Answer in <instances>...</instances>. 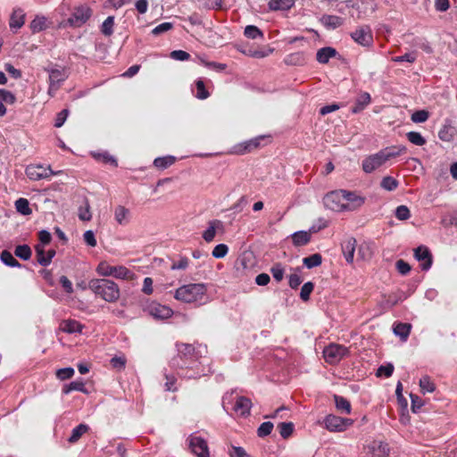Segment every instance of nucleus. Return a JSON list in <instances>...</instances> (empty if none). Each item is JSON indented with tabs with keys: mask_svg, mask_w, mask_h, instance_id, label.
Returning <instances> with one entry per match:
<instances>
[{
	"mask_svg": "<svg viewBox=\"0 0 457 457\" xmlns=\"http://www.w3.org/2000/svg\"><path fill=\"white\" fill-rule=\"evenodd\" d=\"M356 244L357 241L354 237H349L341 245L344 257L348 263H353V262Z\"/></svg>",
	"mask_w": 457,
	"mask_h": 457,
	"instance_id": "18",
	"label": "nucleus"
},
{
	"mask_svg": "<svg viewBox=\"0 0 457 457\" xmlns=\"http://www.w3.org/2000/svg\"><path fill=\"white\" fill-rule=\"evenodd\" d=\"M279 434L283 438H288L294 431V424L292 422H281L278 426Z\"/></svg>",
	"mask_w": 457,
	"mask_h": 457,
	"instance_id": "43",
	"label": "nucleus"
},
{
	"mask_svg": "<svg viewBox=\"0 0 457 457\" xmlns=\"http://www.w3.org/2000/svg\"><path fill=\"white\" fill-rule=\"evenodd\" d=\"M174 297L186 303L201 305L207 302V288L203 283L184 285L175 291Z\"/></svg>",
	"mask_w": 457,
	"mask_h": 457,
	"instance_id": "3",
	"label": "nucleus"
},
{
	"mask_svg": "<svg viewBox=\"0 0 457 457\" xmlns=\"http://www.w3.org/2000/svg\"><path fill=\"white\" fill-rule=\"evenodd\" d=\"M322 262V257L320 253H314L303 259V265L308 269L318 267Z\"/></svg>",
	"mask_w": 457,
	"mask_h": 457,
	"instance_id": "33",
	"label": "nucleus"
},
{
	"mask_svg": "<svg viewBox=\"0 0 457 457\" xmlns=\"http://www.w3.org/2000/svg\"><path fill=\"white\" fill-rule=\"evenodd\" d=\"M216 223H220L219 220H212L209 223V227L204 231L203 233V238L206 242H212L216 235Z\"/></svg>",
	"mask_w": 457,
	"mask_h": 457,
	"instance_id": "40",
	"label": "nucleus"
},
{
	"mask_svg": "<svg viewBox=\"0 0 457 457\" xmlns=\"http://www.w3.org/2000/svg\"><path fill=\"white\" fill-rule=\"evenodd\" d=\"M0 100L3 103L12 104L16 101V97L11 91L0 88Z\"/></svg>",
	"mask_w": 457,
	"mask_h": 457,
	"instance_id": "58",
	"label": "nucleus"
},
{
	"mask_svg": "<svg viewBox=\"0 0 457 457\" xmlns=\"http://www.w3.org/2000/svg\"><path fill=\"white\" fill-rule=\"evenodd\" d=\"M201 63L206 68L215 70L217 71H223L227 65L225 63L216 62H208L203 58L200 59Z\"/></svg>",
	"mask_w": 457,
	"mask_h": 457,
	"instance_id": "57",
	"label": "nucleus"
},
{
	"mask_svg": "<svg viewBox=\"0 0 457 457\" xmlns=\"http://www.w3.org/2000/svg\"><path fill=\"white\" fill-rule=\"evenodd\" d=\"M96 272L102 277H114L120 279H129L132 278V272L125 266H112L107 262H100L96 267Z\"/></svg>",
	"mask_w": 457,
	"mask_h": 457,
	"instance_id": "7",
	"label": "nucleus"
},
{
	"mask_svg": "<svg viewBox=\"0 0 457 457\" xmlns=\"http://www.w3.org/2000/svg\"><path fill=\"white\" fill-rule=\"evenodd\" d=\"M273 423L270 421L262 422L257 429V435L260 437H265L269 436L273 429Z\"/></svg>",
	"mask_w": 457,
	"mask_h": 457,
	"instance_id": "46",
	"label": "nucleus"
},
{
	"mask_svg": "<svg viewBox=\"0 0 457 457\" xmlns=\"http://www.w3.org/2000/svg\"><path fill=\"white\" fill-rule=\"evenodd\" d=\"M71 391H79L83 393H87V389L85 387V384L82 379L75 380L71 382L68 385H65L62 388V393L65 395L70 394Z\"/></svg>",
	"mask_w": 457,
	"mask_h": 457,
	"instance_id": "29",
	"label": "nucleus"
},
{
	"mask_svg": "<svg viewBox=\"0 0 457 457\" xmlns=\"http://www.w3.org/2000/svg\"><path fill=\"white\" fill-rule=\"evenodd\" d=\"M26 175L31 180L47 179L52 176L61 174L62 171H54L50 166L30 164L26 168Z\"/></svg>",
	"mask_w": 457,
	"mask_h": 457,
	"instance_id": "8",
	"label": "nucleus"
},
{
	"mask_svg": "<svg viewBox=\"0 0 457 457\" xmlns=\"http://www.w3.org/2000/svg\"><path fill=\"white\" fill-rule=\"evenodd\" d=\"M48 73V90L49 96L54 97L60 89L63 82L69 78L70 72L66 67L57 64H51L45 68Z\"/></svg>",
	"mask_w": 457,
	"mask_h": 457,
	"instance_id": "5",
	"label": "nucleus"
},
{
	"mask_svg": "<svg viewBox=\"0 0 457 457\" xmlns=\"http://www.w3.org/2000/svg\"><path fill=\"white\" fill-rule=\"evenodd\" d=\"M407 153L405 145H391L385 147L376 154L364 158L361 162L365 173H371L393 158H396Z\"/></svg>",
	"mask_w": 457,
	"mask_h": 457,
	"instance_id": "2",
	"label": "nucleus"
},
{
	"mask_svg": "<svg viewBox=\"0 0 457 457\" xmlns=\"http://www.w3.org/2000/svg\"><path fill=\"white\" fill-rule=\"evenodd\" d=\"M83 238L86 244L91 247H95L97 244L95 233L92 230H87L83 235Z\"/></svg>",
	"mask_w": 457,
	"mask_h": 457,
	"instance_id": "64",
	"label": "nucleus"
},
{
	"mask_svg": "<svg viewBox=\"0 0 457 457\" xmlns=\"http://www.w3.org/2000/svg\"><path fill=\"white\" fill-rule=\"evenodd\" d=\"M46 19L44 16H37L31 22H30V29L32 32H39L42 31L46 28Z\"/></svg>",
	"mask_w": 457,
	"mask_h": 457,
	"instance_id": "41",
	"label": "nucleus"
},
{
	"mask_svg": "<svg viewBox=\"0 0 457 457\" xmlns=\"http://www.w3.org/2000/svg\"><path fill=\"white\" fill-rule=\"evenodd\" d=\"M60 328L69 334L72 333H81L84 328V325L75 320H62Z\"/></svg>",
	"mask_w": 457,
	"mask_h": 457,
	"instance_id": "20",
	"label": "nucleus"
},
{
	"mask_svg": "<svg viewBox=\"0 0 457 457\" xmlns=\"http://www.w3.org/2000/svg\"><path fill=\"white\" fill-rule=\"evenodd\" d=\"M411 325L409 323L398 322L394 325L393 331L395 335L399 337L403 341H406L409 337Z\"/></svg>",
	"mask_w": 457,
	"mask_h": 457,
	"instance_id": "25",
	"label": "nucleus"
},
{
	"mask_svg": "<svg viewBox=\"0 0 457 457\" xmlns=\"http://www.w3.org/2000/svg\"><path fill=\"white\" fill-rule=\"evenodd\" d=\"M35 252L37 262L41 266H48V259H46V252L45 251V246L42 245H37L35 246Z\"/></svg>",
	"mask_w": 457,
	"mask_h": 457,
	"instance_id": "39",
	"label": "nucleus"
},
{
	"mask_svg": "<svg viewBox=\"0 0 457 457\" xmlns=\"http://www.w3.org/2000/svg\"><path fill=\"white\" fill-rule=\"evenodd\" d=\"M173 28V24L171 22H162L157 25L153 30L152 33L154 35H160L164 33Z\"/></svg>",
	"mask_w": 457,
	"mask_h": 457,
	"instance_id": "59",
	"label": "nucleus"
},
{
	"mask_svg": "<svg viewBox=\"0 0 457 457\" xmlns=\"http://www.w3.org/2000/svg\"><path fill=\"white\" fill-rule=\"evenodd\" d=\"M178 353L170 361V367L179 370V375L187 378H196L204 374L200 369L199 356L189 344H177Z\"/></svg>",
	"mask_w": 457,
	"mask_h": 457,
	"instance_id": "1",
	"label": "nucleus"
},
{
	"mask_svg": "<svg viewBox=\"0 0 457 457\" xmlns=\"http://www.w3.org/2000/svg\"><path fill=\"white\" fill-rule=\"evenodd\" d=\"M389 453L388 445L383 442L374 443L372 446L373 457H387Z\"/></svg>",
	"mask_w": 457,
	"mask_h": 457,
	"instance_id": "30",
	"label": "nucleus"
},
{
	"mask_svg": "<svg viewBox=\"0 0 457 457\" xmlns=\"http://www.w3.org/2000/svg\"><path fill=\"white\" fill-rule=\"evenodd\" d=\"M196 97L199 99H206L209 96V92L206 90L203 80L198 79L195 82Z\"/></svg>",
	"mask_w": 457,
	"mask_h": 457,
	"instance_id": "55",
	"label": "nucleus"
},
{
	"mask_svg": "<svg viewBox=\"0 0 457 457\" xmlns=\"http://www.w3.org/2000/svg\"><path fill=\"white\" fill-rule=\"evenodd\" d=\"M252 402L245 396H237L233 404L232 411L240 417H247L250 414Z\"/></svg>",
	"mask_w": 457,
	"mask_h": 457,
	"instance_id": "17",
	"label": "nucleus"
},
{
	"mask_svg": "<svg viewBox=\"0 0 457 457\" xmlns=\"http://www.w3.org/2000/svg\"><path fill=\"white\" fill-rule=\"evenodd\" d=\"M187 443L192 453L195 456L210 457L208 445L204 438L194 433L187 437Z\"/></svg>",
	"mask_w": 457,
	"mask_h": 457,
	"instance_id": "12",
	"label": "nucleus"
},
{
	"mask_svg": "<svg viewBox=\"0 0 457 457\" xmlns=\"http://www.w3.org/2000/svg\"><path fill=\"white\" fill-rule=\"evenodd\" d=\"M314 288V285L312 282H306L301 288L300 297L303 301H308L310 299V295L312 294Z\"/></svg>",
	"mask_w": 457,
	"mask_h": 457,
	"instance_id": "51",
	"label": "nucleus"
},
{
	"mask_svg": "<svg viewBox=\"0 0 457 457\" xmlns=\"http://www.w3.org/2000/svg\"><path fill=\"white\" fill-rule=\"evenodd\" d=\"M406 137L408 140L415 145L421 146L426 144V139L420 132L411 131L406 134Z\"/></svg>",
	"mask_w": 457,
	"mask_h": 457,
	"instance_id": "44",
	"label": "nucleus"
},
{
	"mask_svg": "<svg viewBox=\"0 0 457 457\" xmlns=\"http://www.w3.org/2000/svg\"><path fill=\"white\" fill-rule=\"evenodd\" d=\"M352 38L362 46H370L373 43L372 31L370 26L363 25L351 33Z\"/></svg>",
	"mask_w": 457,
	"mask_h": 457,
	"instance_id": "13",
	"label": "nucleus"
},
{
	"mask_svg": "<svg viewBox=\"0 0 457 457\" xmlns=\"http://www.w3.org/2000/svg\"><path fill=\"white\" fill-rule=\"evenodd\" d=\"M175 162V157L171 155L157 157L154 161V165L158 169H166Z\"/></svg>",
	"mask_w": 457,
	"mask_h": 457,
	"instance_id": "34",
	"label": "nucleus"
},
{
	"mask_svg": "<svg viewBox=\"0 0 457 457\" xmlns=\"http://www.w3.org/2000/svg\"><path fill=\"white\" fill-rule=\"evenodd\" d=\"M31 249L28 245H17L14 250V254L21 260L28 261L31 257Z\"/></svg>",
	"mask_w": 457,
	"mask_h": 457,
	"instance_id": "35",
	"label": "nucleus"
},
{
	"mask_svg": "<svg viewBox=\"0 0 457 457\" xmlns=\"http://www.w3.org/2000/svg\"><path fill=\"white\" fill-rule=\"evenodd\" d=\"M292 240L295 246H303L310 242L311 236L306 231H297L292 235Z\"/></svg>",
	"mask_w": 457,
	"mask_h": 457,
	"instance_id": "27",
	"label": "nucleus"
},
{
	"mask_svg": "<svg viewBox=\"0 0 457 457\" xmlns=\"http://www.w3.org/2000/svg\"><path fill=\"white\" fill-rule=\"evenodd\" d=\"M93 15L92 8L87 4L75 6L66 20V25L71 28H80L85 25Z\"/></svg>",
	"mask_w": 457,
	"mask_h": 457,
	"instance_id": "6",
	"label": "nucleus"
},
{
	"mask_svg": "<svg viewBox=\"0 0 457 457\" xmlns=\"http://www.w3.org/2000/svg\"><path fill=\"white\" fill-rule=\"evenodd\" d=\"M0 259L6 266L12 267V268H14V267L21 268V264L14 258V256L12 254V253H10L7 250H4L1 253Z\"/></svg>",
	"mask_w": 457,
	"mask_h": 457,
	"instance_id": "32",
	"label": "nucleus"
},
{
	"mask_svg": "<svg viewBox=\"0 0 457 457\" xmlns=\"http://www.w3.org/2000/svg\"><path fill=\"white\" fill-rule=\"evenodd\" d=\"M414 46L420 48L427 54H432L433 48L430 46L429 42L423 37H417L414 39Z\"/></svg>",
	"mask_w": 457,
	"mask_h": 457,
	"instance_id": "48",
	"label": "nucleus"
},
{
	"mask_svg": "<svg viewBox=\"0 0 457 457\" xmlns=\"http://www.w3.org/2000/svg\"><path fill=\"white\" fill-rule=\"evenodd\" d=\"M79 218L81 220H84V221H88L91 220L92 218V215H91V212H90V206H89V204L87 201L85 202V206L84 207H79Z\"/></svg>",
	"mask_w": 457,
	"mask_h": 457,
	"instance_id": "56",
	"label": "nucleus"
},
{
	"mask_svg": "<svg viewBox=\"0 0 457 457\" xmlns=\"http://www.w3.org/2000/svg\"><path fill=\"white\" fill-rule=\"evenodd\" d=\"M429 117V113L426 110L416 111L411 114V120L415 123L425 122Z\"/></svg>",
	"mask_w": 457,
	"mask_h": 457,
	"instance_id": "50",
	"label": "nucleus"
},
{
	"mask_svg": "<svg viewBox=\"0 0 457 457\" xmlns=\"http://www.w3.org/2000/svg\"><path fill=\"white\" fill-rule=\"evenodd\" d=\"M398 181L393 177L386 176L382 179L380 186L387 191H394L398 187Z\"/></svg>",
	"mask_w": 457,
	"mask_h": 457,
	"instance_id": "45",
	"label": "nucleus"
},
{
	"mask_svg": "<svg viewBox=\"0 0 457 457\" xmlns=\"http://www.w3.org/2000/svg\"><path fill=\"white\" fill-rule=\"evenodd\" d=\"M88 430V426L86 424H79L77 427H75L72 431L71 435L69 437L68 441L71 444H74L79 441V439Z\"/></svg>",
	"mask_w": 457,
	"mask_h": 457,
	"instance_id": "31",
	"label": "nucleus"
},
{
	"mask_svg": "<svg viewBox=\"0 0 457 457\" xmlns=\"http://www.w3.org/2000/svg\"><path fill=\"white\" fill-rule=\"evenodd\" d=\"M113 26H114V17L108 16L101 26V32L104 36H111L113 33Z\"/></svg>",
	"mask_w": 457,
	"mask_h": 457,
	"instance_id": "42",
	"label": "nucleus"
},
{
	"mask_svg": "<svg viewBox=\"0 0 457 457\" xmlns=\"http://www.w3.org/2000/svg\"><path fill=\"white\" fill-rule=\"evenodd\" d=\"M334 400L336 407L338 411L345 412L346 414L351 413V403L346 398L335 395Z\"/></svg>",
	"mask_w": 457,
	"mask_h": 457,
	"instance_id": "28",
	"label": "nucleus"
},
{
	"mask_svg": "<svg viewBox=\"0 0 457 457\" xmlns=\"http://www.w3.org/2000/svg\"><path fill=\"white\" fill-rule=\"evenodd\" d=\"M25 14L21 9H16L12 12L10 18V28L14 29H21L24 24Z\"/></svg>",
	"mask_w": 457,
	"mask_h": 457,
	"instance_id": "23",
	"label": "nucleus"
},
{
	"mask_svg": "<svg viewBox=\"0 0 457 457\" xmlns=\"http://www.w3.org/2000/svg\"><path fill=\"white\" fill-rule=\"evenodd\" d=\"M15 208L18 212L23 215H29L32 212L29 207V203L26 198H19L18 200H16Z\"/></svg>",
	"mask_w": 457,
	"mask_h": 457,
	"instance_id": "37",
	"label": "nucleus"
},
{
	"mask_svg": "<svg viewBox=\"0 0 457 457\" xmlns=\"http://www.w3.org/2000/svg\"><path fill=\"white\" fill-rule=\"evenodd\" d=\"M370 95L369 93H362L356 100L354 106L352 108L353 113H358L361 112L370 103Z\"/></svg>",
	"mask_w": 457,
	"mask_h": 457,
	"instance_id": "26",
	"label": "nucleus"
},
{
	"mask_svg": "<svg viewBox=\"0 0 457 457\" xmlns=\"http://www.w3.org/2000/svg\"><path fill=\"white\" fill-rule=\"evenodd\" d=\"M348 354V348L337 344H330L329 345L325 347L323 351L324 359L329 364L338 363L342 359H344Z\"/></svg>",
	"mask_w": 457,
	"mask_h": 457,
	"instance_id": "10",
	"label": "nucleus"
},
{
	"mask_svg": "<svg viewBox=\"0 0 457 457\" xmlns=\"http://www.w3.org/2000/svg\"><path fill=\"white\" fill-rule=\"evenodd\" d=\"M344 201L343 189L331 191L328 193L323 198V204L325 207L337 212H345V203Z\"/></svg>",
	"mask_w": 457,
	"mask_h": 457,
	"instance_id": "11",
	"label": "nucleus"
},
{
	"mask_svg": "<svg viewBox=\"0 0 457 457\" xmlns=\"http://www.w3.org/2000/svg\"><path fill=\"white\" fill-rule=\"evenodd\" d=\"M88 287L108 303H115L120 295L119 286L107 278H93L88 282Z\"/></svg>",
	"mask_w": 457,
	"mask_h": 457,
	"instance_id": "4",
	"label": "nucleus"
},
{
	"mask_svg": "<svg viewBox=\"0 0 457 457\" xmlns=\"http://www.w3.org/2000/svg\"><path fill=\"white\" fill-rule=\"evenodd\" d=\"M395 215L399 220H406L411 217V212L406 205H399L395 211Z\"/></svg>",
	"mask_w": 457,
	"mask_h": 457,
	"instance_id": "49",
	"label": "nucleus"
},
{
	"mask_svg": "<svg viewBox=\"0 0 457 457\" xmlns=\"http://www.w3.org/2000/svg\"><path fill=\"white\" fill-rule=\"evenodd\" d=\"M344 192V200L346 201L345 205V212H353L361 208L364 203L366 198L361 195L356 194L353 191H348L343 189Z\"/></svg>",
	"mask_w": 457,
	"mask_h": 457,
	"instance_id": "14",
	"label": "nucleus"
},
{
	"mask_svg": "<svg viewBox=\"0 0 457 457\" xmlns=\"http://www.w3.org/2000/svg\"><path fill=\"white\" fill-rule=\"evenodd\" d=\"M270 273L276 281L280 282L284 278L285 270L281 263H276L271 267Z\"/></svg>",
	"mask_w": 457,
	"mask_h": 457,
	"instance_id": "47",
	"label": "nucleus"
},
{
	"mask_svg": "<svg viewBox=\"0 0 457 457\" xmlns=\"http://www.w3.org/2000/svg\"><path fill=\"white\" fill-rule=\"evenodd\" d=\"M228 454L230 457H249L244 448L240 446H231Z\"/></svg>",
	"mask_w": 457,
	"mask_h": 457,
	"instance_id": "63",
	"label": "nucleus"
},
{
	"mask_svg": "<svg viewBox=\"0 0 457 457\" xmlns=\"http://www.w3.org/2000/svg\"><path fill=\"white\" fill-rule=\"evenodd\" d=\"M320 22L328 29H336L343 25L344 19L337 15L324 14L320 18Z\"/></svg>",
	"mask_w": 457,
	"mask_h": 457,
	"instance_id": "19",
	"label": "nucleus"
},
{
	"mask_svg": "<svg viewBox=\"0 0 457 457\" xmlns=\"http://www.w3.org/2000/svg\"><path fill=\"white\" fill-rule=\"evenodd\" d=\"M337 54V50L333 47H323L318 50L316 59L320 63H327L329 59L336 56Z\"/></svg>",
	"mask_w": 457,
	"mask_h": 457,
	"instance_id": "24",
	"label": "nucleus"
},
{
	"mask_svg": "<svg viewBox=\"0 0 457 457\" xmlns=\"http://www.w3.org/2000/svg\"><path fill=\"white\" fill-rule=\"evenodd\" d=\"M228 252V247L225 244L217 245L212 250V256L217 259L223 258L227 255Z\"/></svg>",
	"mask_w": 457,
	"mask_h": 457,
	"instance_id": "52",
	"label": "nucleus"
},
{
	"mask_svg": "<svg viewBox=\"0 0 457 457\" xmlns=\"http://www.w3.org/2000/svg\"><path fill=\"white\" fill-rule=\"evenodd\" d=\"M68 114H69V111L67 109L61 111L55 118L54 127L61 128L64 124L65 120H67Z\"/></svg>",
	"mask_w": 457,
	"mask_h": 457,
	"instance_id": "61",
	"label": "nucleus"
},
{
	"mask_svg": "<svg viewBox=\"0 0 457 457\" xmlns=\"http://www.w3.org/2000/svg\"><path fill=\"white\" fill-rule=\"evenodd\" d=\"M414 257L420 263L423 270H428L432 265V255L428 248L425 245H420L414 250Z\"/></svg>",
	"mask_w": 457,
	"mask_h": 457,
	"instance_id": "15",
	"label": "nucleus"
},
{
	"mask_svg": "<svg viewBox=\"0 0 457 457\" xmlns=\"http://www.w3.org/2000/svg\"><path fill=\"white\" fill-rule=\"evenodd\" d=\"M170 57L177 61H187L190 58V54L183 50H174L170 53Z\"/></svg>",
	"mask_w": 457,
	"mask_h": 457,
	"instance_id": "60",
	"label": "nucleus"
},
{
	"mask_svg": "<svg viewBox=\"0 0 457 457\" xmlns=\"http://www.w3.org/2000/svg\"><path fill=\"white\" fill-rule=\"evenodd\" d=\"M395 266L398 272L402 275H406L411 270V266L409 265V263H407L402 259L396 262Z\"/></svg>",
	"mask_w": 457,
	"mask_h": 457,
	"instance_id": "62",
	"label": "nucleus"
},
{
	"mask_svg": "<svg viewBox=\"0 0 457 457\" xmlns=\"http://www.w3.org/2000/svg\"><path fill=\"white\" fill-rule=\"evenodd\" d=\"M74 375V369L71 367L62 368L57 370L56 377L60 380L71 378Z\"/></svg>",
	"mask_w": 457,
	"mask_h": 457,
	"instance_id": "54",
	"label": "nucleus"
},
{
	"mask_svg": "<svg viewBox=\"0 0 457 457\" xmlns=\"http://www.w3.org/2000/svg\"><path fill=\"white\" fill-rule=\"evenodd\" d=\"M325 428L330 432H343L353 424L352 419L328 414L323 420Z\"/></svg>",
	"mask_w": 457,
	"mask_h": 457,
	"instance_id": "9",
	"label": "nucleus"
},
{
	"mask_svg": "<svg viewBox=\"0 0 457 457\" xmlns=\"http://www.w3.org/2000/svg\"><path fill=\"white\" fill-rule=\"evenodd\" d=\"M130 217V212L128 208L123 205L116 206L114 210V219L120 225L125 226L129 224Z\"/></svg>",
	"mask_w": 457,
	"mask_h": 457,
	"instance_id": "21",
	"label": "nucleus"
},
{
	"mask_svg": "<svg viewBox=\"0 0 457 457\" xmlns=\"http://www.w3.org/2000/svg\"><path fill=\"white\" fill-rule=\"evenodd\" d=\"M420 386L423 394L432 393L436 389L435 384L431 381L428 376H423L420 379Z\"/></svg>",
	"mask_w": 457,
	"mask_h": 457,
	"instance_id": "36",
	"label": "nucleus"
},
{
	"mask_svg": "<svg viewBox=\"0 0 457 457\" xmlns=\"http://www.w3.org/2000/svg\"><path fill=\"white\" fill-rule=\"evenodd\" d=\"M295 5V0H270L269 9L271 11H287Z\"/></svg>",
	"mask_w": 457,
	"mask_h": 457,
	"instance_id": "22",
	"label": "nucleus"
},
{
	"mask_svg": "<svg viewBox=\"0 0 457 457\" xmlns=\"http://www.w3.org/2000/svg\"><path fill=\"white\" fill-rule=\"evenodd\" d=\"M148 312L151 316L157 320H165L172 316L173 311L158 303H153L148 306Z\"/></svg>",
	"mask_w": 457,
	"mask_h": 457,
	"instance_id": "16",
	"label": "nucleus"
},
{
	"mask_svg": "<svg viewBox=\"0 0 457 457\" xmlns=\"http://www.w3.org/2000/svg\"><path fill=\"white\" fill-rule=\"evenodd\" d=\"M394 372V365L392 363H387L386 365H381L376 372L377 377H386L389 378L392 376Z\"/></svg>",
	"mask_w": 457,
	"mask_h": 457,
	"instance_id": "53",
	"label": "nucleus"
},
{
	"mask_svg": "<svg viewBox=\"0 0 457 457\" xmlns=\"http://www.w3.org/2000/svg\"><path fill=\"white\" fill-rule=\"evenodd\" d=\"M244 34L246 37L251 39H256L258 37L263 38V33L262 30L254 25H248L245 28Z\"/></svg>",
	"mask_w": 457,
	"mask_h": 457,
	"instance_id": "38",
	"label": "nucleus"
}]
</instances>
